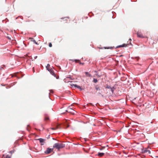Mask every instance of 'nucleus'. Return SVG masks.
Segmentation results:
<instances>
[{"instance_id":"1","label":"nucleus","mask_w":158,"mask_h":158,"mask_svg":"<svg viewBox=\"0 0 158 158\" xmlns=\"http://www.w3.org/2000/svg\"><path fill=\"white\" fill-rule=\"evenodd\" d=\"M65 147V144L63 143H56L54 144L53 146V148H55L57 149L58 151L60 149L64 148Z\"/></svg>"},{"instance_id":"2","label":"nucleus","mask_w":158,"mask_h":158,"mask_svg":"<svg viewBox=\"0 0 158 158\" xmlns=\"http://www.w3.org/2000/svg\"><path fill=\"white\" fill-rule=\"evenodd\" d=\"M48 71H49L50 73L55 77L57 79H58L59 78V76L58 75L55 74L53 70L51 67L48 68L47 69Z\"/></svg>"},{"instance_id":"3","label":"nucleus","mask_w":158,"mask_h":158,"mask_svg":"<svg viewBox=\"0 0 158 158\" xmlns=\"http://www.w3.org/2000/svg\"><path fill=\"white\" fill-rule=\"evenodd\" d=\"M137 37H140L141 38H148V37L147 36H143L142 34L140 32H137Z\"/></svg>"},{"instance_id":"4","label":"nucleus","mask_w":158,"mask_h":158,"mask_svg":"<svg viewBox=\"0 0 158 158\" xmlns=\"http://www.w3.org/2000/svg\"><path fill=\"white\" fill-rule=\"evenodd\" d=\"M53 148H48L46 150L45 152V153L46 154H49L51 152H52L53 151Z\"/></svg>"},{"instance_id":"5","label":"nucleus","mask_w":158,"mask_h":158,"mask_svg":"<svg viewBox=\"0 0 158 158\" xmlns=\"http://www.w3.org/2000/svg\"><path fill=\"white\" fill-rule=\"evenodd\" d=\"M142 152L143 153H145L147 152H148L149 154H150L151 153L150 151L148 150L147 148H145L143 149L142 150Z\"/></svg>"},{"instance_id":"6","label":"nucleus","mask_w":158,"mask_h":158,"mask_svg":"<svg viewBox=\"0 0 158 158\" xmlns=\"http://www.w3.org/2000/svg\"><path fill=\"white\" fill-rule=\"evenodd\" d=\"M66 111L67 112H70L73 114H75L74 110H73V109L70 108H68V110H67Z\"/></svg>"},{"instance_id":"7","label":"nucleus","mask_w":158,"mask_h":158,"mask_svg":"<svg viewBox=\"0 0 158 158\" xmlns=\"http://www.w3.org/2000/svg\"><path fill=\"white\" fill-rule=\"evenodd\" d=\"M71 85L72 87H73V86H74L75 87H77V88L80 89L81 90L82 89L81 87L80 86L76 84H71Z\"/></svg>"},{"instance_id":"8","label":"nucleus","mask_w":158,"mask_h":158,"mask_svg":"<svg viewBox=\"0 0 158 158\" xmlns=\"http://www.w3.org/2000/svg\"><path fill=\"white\" fill-rule=\"evenodd\" d=\"M39 140L40 142L41 143V145L44 144V142L45 141V139L42 138H40L38 139Z\"/></svg>"},{"instance_id":"9","label":"nucleus","mask_w":158,"mask_h":158,"mask_svg":"<svg viewBox=\"0 0 158 158\" xmlns=\"http://www.w3.org/2000/svg\"><path fill=\"white\" fill-rule=\"evenodd\" d=\"M85 73L87 77H92L91 75L88 72H85Z\"/></svg>"},{"instance_id":"10","label":"nucleus","mask_w":158,"mask_h":158,"mask_svg":"<svg viewBox=\"0 0 158 158\" xmlns=\"http://www.w3.org/2000/svg\"><path fill=\"white\" fill-rule=\"evenodd\" d=\"M104 153H100L99 152L98 154V156L99 157H102L104 155Z\"/></svg>"},{"instance_id":"11","label":"nucleus","mask_w":158,"mask_h":158,"mask_svg":"<svg viewBox=\"0 0 158 158\" xmlns=\"http://www.w3.org/2000/svg\"><path fill=\"white\" fill-rule=\"evenodd\" d=\"M49 120V117H48L47 116L45 115V116L44 120L45 121H47Z\"/></svg>"},{"instance_id":"12","label":"nucleus","mask_w":158,"mask_h":158,"mask_svg":"<svg viewBox=\"0 0 158 158\" xmlns=\"http://www.w3.org/2000/svg\"><path fill=\"white\" fill-rule=\"evenodd\" d=\"M127 46V44H123L122 45H121L119 46L118 47H126Z\"/></svg>"},{"instance_id":"13","label":"nucleus","mask_w":158,"mask_h":158,"mask_svg":"<svg viewBox=\"0 0 158 158\" xmlns=\"http://www.w3.org/2000/svg\"><path fill=\"white\" fill-rule=\"evenodd\" d=\"M29 39L31 40V41L33 42L34 43V42H35V40L33 38H30Z\"/></svg>"},{"instance_id":"14","label":"nucleus","mask_w":158,"mask_h":158,"mask_svg":"<svg viewBox=\"0 0 158 158\" xmlns=\"http://www.w3.org/2000/svg\"><path fill=\"white\" fill-rule=\"evenodd\" d=\"M71 60L72 61H75L76 63H78V62L79 61V60Z\"/></svg>"},{"instance_id":"15","label":"nucleus","mask_w":158,"mask_h":158,"mask_svg":"<svg viewBox=\"0 0 158 158\" xmlns=\"http://www.w3.org/2000/svg\"><path fill=\"white\" fill-rule=\"evenodd\" d=\"M95 89L97 90H100L99 87L98 85L95 86Z\"/></svg>"},{"instance_id":"16","label":"nucleus","mask_w":158,"mask_h":158,"mask_svg":"<svg viewBox=\"0 0 158 158\" xmlns=\"http://www.w3.org/2000/svg\"><path fill=\"white\" fill-rule=\"evenodd\" d=\"M93 82H94V83H97V82H98V80L97 79H95V78H94V79H93Z\"/></svg>"},{"instance_id":"17","label":"nucleus","mask_w":158,"mask_h":158,"mask_svg":"<svg viewBox=\"0 0 158 158\" xmlns=\"http://www.w3.org/2000/svg\"><path fill=\"white\" fill-rule=\"evenodd\" d=\"M50 65L49 64H48L47 65V66H46V69H48V68H50Z\"/></svg>"},{"instance_id":"18","label":"nucleus","mask_w":158,"mask_h":158,"mask_svg":"<svg viewBox=\"0 0 158 158\" xmlns=\"http://www.w3.org/2000/svg\"><path fill=\"white\" fill-rule=\"evenodd\" d=\"M49 46L50 47H52V44L51 43H50L49 44Z\"/></svg>"},{"instance_id":"19","label":"nucleus","mask_w":158,"mask_h":158,"mask_svg":"<svg viewBox=\"0 0 158 158\" xmlns=\"http://www.w3.org/2000/svg\"><path fill=\"white\" fill-rule=\"evenodd\" d=\"M59 125H57L56 126V127H55L56 129H58V128H60L59 127Z\"/></svg>"},{"instance_id":"20","label":"nucleus","mask_w":158,"mask_h":158,"mask_svg":"<svg viewBox=\"0 0 158 158\" xmlns=\"http://www.w3.org/2000/svg\"><path fill=\"white\" fill-rule=\"evenodd\" d=\"M106 88H108V89H110V88H111V87L110 86L107 85L106 86Z\"/></svg>"},{"instance_id":"21","label":"nucleus","mask_w":158,"mask_h":158,"mask_svg":"<svg viewBox=\"0 0 158 158\" xmlns=\"http://www.w3.org/2000/svg\"><path fill=\"white\" fill-rule=\"evenodd\" d=\"M78 63H79V64H82V65L84 64V63H81V62L79 60V61L78 62Z\"/></svg>"},{"instance_id":"22","label":"nucleus","mask_w":158,"mask_h":158,"mask_svg":"<svg viewBox=\"0 0 158 158\" xmlns=\"http://www.w3.org/2000/svg\"><path fill=\"white\" fill-rule=\"evenodd\" d=\"M51 129L52 130H56V128H55V127H52V128H51Z\"/></svg>"},{"instance_id":"23","label":"nucleus","mask_w":158,"mask_h":158,"mask_svg":"<svg viewBox=\"0 0 158 158\" xmlns=\"http://www.w3.org/2000/svg\"><path fill=\"white\" fill-rule=\"evenodd\" d=\"M28 127H29V126H28V125H27V130L28 131H29V128H28Z\"/></svg>"},{"instance_id":"24","label":"nucleus","mask_w":158,"mask_h":158,"mask_svg":"<svg viewBox=\"0 0 158 158\" xmlns=\"http://www.w3.org/2000/svg\"><path fill=\"white\" fill-rule=\"evenodd\" d=\"M32 70H33V72L34 73V72H35V69H34V67L33 68Z\"/></svg>"},{"instance_id":"25","label":"nucleus","mask_w":158,"mask_h":158,"mask_svg":"<svg viewBox=\"0 0 158 158\" xmlns=\"http://www.w3.org/2000/svg\"><path fill=\"white\" fill-rule=\"evenodd\" d=\"M110 89H111V91L112 92H113V90L111 88H110Z\"/></svg>"},{"instance_id":"26","label":"nucleus","mask_w":158,"mask_h":158,"mask_svg":"<svg viewBox=\"0 0 158 158\" xmlns=\"http://www.w3.org/2000/svg\"><path fill=\"white\" fill-rule=\"evenodd\" d=\"M96 75L98 77H100V76L99 75H98V74H96Z\"/></svg>"},{"instance_id":"27","label":"nucleus","mask_w":158,"mask_h":158,"mask_svg":"<svg viewBox=\"0 0 158 158\" xmlns=\"http://www.w3.org/2000/svg\"><path fill=\"white\" fill-rule=\"evenodd\" d=\"M69 125H67V126L66 127V128H68L69 127Z\"/></svg>"},{"instance_id":"28","label":"nucleus","mask_w":158,"mask_h":158,"mask_svg":"<svg viewBox=\"0 0 158 158\" xmlns=\"http://www.w3.org/2000/svg\"><path fill=\"white\" fill-rule=\"evenodd\" d=\"M34 43L36 44H37V43L36 42V41H35V42H34Z\"/></svg>"},{"instance_id":"29","label":"nucleus","mask_w":158,"mask_h":158,"mask_svg":"<svg viewBox=\"0 0 158 158\" xmlns=\"http://www.w3.org/2000/svg\"><path fill=\"white\" fill-rule=\"evenodd\" d=\"M135 58L137 59V60H138L139 59V58L138 57H136Z\"/></svg>"},{"instance_id":"30","label":"nucleus","mask_w":158,"mask_h":158,"mask_svg":"<svg viewBox=\"0 0 158 158\" xmlns=\"http://www.w3.org/2000/svg\"><path fill=\"white\" fill-rule=\"evenodd\" d=\"M129 40H130V41L131 40V39H129Z\"/></svg>"},{"instance_id":"31","label":"nucleus","mask_w":158,"mask_h":158,"mask_svg":"<svg viewBox=\"0 0 158 158\" xmlns=\"http://www.w3.org/2000/svg\"><path fill=\"white\" fill-rule=\"evenodd\" d=\"M105 147H103V148H105Z\"/></svg>"}]
</instances>
